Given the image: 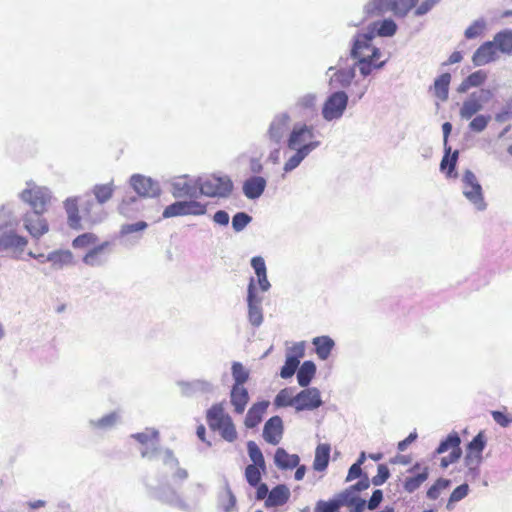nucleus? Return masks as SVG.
<instances>
[{"label":"nucleus","mask_w":512,"mask_h":512,"mask_svg":"<svg viewBox=\"0 0 512 512\" xmlns=\"http://www.w3.org/2000/svg\"><path fill=\"white\" fill-rule=\"evenodd\" d=\"M20 199L28 203L32 211L24 214L22 221L24 228L36 239L49 231V225L42 214L51 200V192L48 188L27 183V188L20 194Z\"/></svg>","instance_id":"obj_1"},{"label":"nucleus","mask_w":512,"mask_h":512,"mask_svg":"<svg viewBox=\"0 0 512 512\" xmlns=\"http://www.w3.org/2000/svg\"><path fill=\"white\" fill-rule=\"evenodd\" d=\"M314 127L304 122L295 123L289 131L286 146L293 154L283 166L285 173L295 170L310 153L316 150L321 142L314 140Z\"/></svg>","instance_id":"obj_2"},{"label":"nucleus","mask_w":512,"mask_h":512,"mask_svg":"<svg viewBox=\"0 0 512 512\" xmlns=\"http://www.w3.org/2000/svg\"><path fill=\"white\" fill-rule=\"evenodd\" d=\"M190 490L192 492L191 503L186 501L175 488L168 484L156 488L153 497L162 503L189 512L193 506L199 503L201 496L205 493V486L201 483H194L190 485Z\"/></svg>","instance_id":"obj_3"},{"label":"nucleus","mask_w":512,"mask_h":512,"mask_svg":"<svg viewBox=\"0 0 512 512\" xmlns=\"http://www.w3.org/2000/svg\"><path fill=\"white\" fill-rule=\"evenodd\" d=\"M200 196L228 198L233 191V182L227 175H207L199 177Z\"/></svg>","instance_id":"obj_4"},{"label":"nucleus","mask_w":512,"mask_h":512,"mask_svg":"<svg viewBox=\"0 0 512 512\" xmlns=\"http://www.w3.org/2000/svg\"><path fill=\"white\" fill-rule=\"evenodd\" d=\"M461 191L468 202L477 211H484L487 203L484 198L483 188L477 176L469 169H466L461 177Z\"/></svg>","instance_id":"obj_5"},{"label":"nucleus","mask_w":512,"mask_h":512,"mask_svg":"<svg viewBox=\"0 0 512 512\" xmlns=\"http://www.w3.org/2000/svg\"><path fill=\"white\" fill-rule=\"evenodd\" d=\"M374 38V29H367L365 32L357 33L352 40L350 57L352 59H379L381 51L378 47L372 44Z\"/></svg>","instance_id":"obj_6"},{"label":"nucleus","mask_w":512,"mask_h":512,"mask_svg":"<svg viewBox=\"0 0 512 512\" xmlns=\"http://www.w3.org/2000/svg\"><path fill=\"white\" fill-rule=\"evenodd\" d=\"M493 97V92L490 89L480 88L471 92L462 102L459 109V116L462 120H470L473 116L478 115L487 103Z\"/></svg>","instance_id":"obj_7"},{"label":"nucleus","mask_w":512,"mask_h":512,"mask_svg":"<svg viewBox=\"0 0 512 512\" xmlns=\"http://www.w3.org/2000/svg\"><path fill=\"white\" fill-rule=\"evenodd\" d=\"M349 96L343 90L331 93L325 100L322 107V117L325 121L339 120L344 115L348 106Z\"/></svg>","instance_id":"obj_8"},{"label":"nucleus","mask_w":512,"mask_h":512,"mask_svg":"<svg viewBox=\"0 0 512 512\" xmlns=\"http://www.w3.org/2000/svg\"><path fill=\"white\" fill-rule=\"evenodd\" d=\"M198 183L199 177L193 178L189 175L177 176L170 181V192L177 199H197L200 196Z\"/></svg>","instance_id":"obj_9"},{"label":"nucleus","mask_w":512,"mask_h":512,"mask_svg":"<svg viewBox=\"0 0 512 512\" xmlns=\"http://www.w3.org/2000/svg\"><path fill=\"white\" fill-rule=\"evenodd\" d=\"M207 205L203 204L196 199L176 201L168 205L163 211V218H172L178 216H201L206 214Z\"/></svg>","instance_id":"obj_10"},{"label":"nucleus","mask_w":512,"mask_h":512,"mask_svg":"<svg viewBox=\"0 0 512 512\" xmlns=\"http://www.w3.org/2000/svg\"><path fill=\"white\" fill-rule=\"evenodd\" d=\"M263 298L257 294L255 279L250 278L247 287L248 321L253 327H259L263 323Z\"/></svg>","instance_id":"obj_11"},{"label":"nucleus","mask_w":512,"mask_h":512,"mask_svg":"<svg viewBox=\"0 0 512 512\" xmlns=\"http://www.w3.org/2000/svg\"><path fill=\"white\" fill-rule=\"evenodd\" d=\"M452 131V124L450 122H445L442 125L443 132V146H444V156L440 163L441 171H446L447 177H456L457 173L455 172V167L458 160L459 151L455 150L451 154V146L448 145V137Z\"/></svg>","instance_id":"obj_12"},{"label":"nucleus","mask_w":512,"mask_h":512,"mask_svg":"<svg viewBox=\"0 0 512 512\" xmlns=\"http://www.w3.org/2000/svg\"><path fill=\"white\" fill-rule=\"evenodd\" d=\"M131 437L137 440L143 446H145L144 449L141 451V456L143 458L152 460L159 453L160 449L158 448V430L154 428H146L145 431L132 434Z\"/></svg>","instance_id":"obj_13"},{"label":"nucleus","mask_w":512,"mask_h":512,"mask_svg":"<svg viewBox=\"0 0 512 512\" xmlns=\"http://www.w3.org/2000/svg\"><path fill=\"white\" fill-rule=\"evenodd\" d=\"M290 122L291 117L287 112L275 115L267 130L268 139L275 144H280L290 129Z\"/></svg>","instance_id":"obj_14"},{"label":"nucleus","mask_w":512,"mask_h":512,"mask_svg":"<svg viewBox=\"0 0 512 512\" xmlns=\"http://www.w3.org/2000/svg\"><path fill=\"white\" fill-rule=\"evenodd\" d=\"M181 394L186 397H192L195 395H210L216 391V385L207 379H194L192 381H180L178 382Z\"/></svg>","instance_id":"obj_15"},{"label":"nucleus","mask_w":512,"mask_h":512,"mask_svg":"<svg viewBox=\"0 0 512 512\" xmlns=\"http://www.w3.org/2000/svg\"><path fill=\"white\" fill-rule=\"evenodd\" d=\"M130 185L134 191L142 197H157L161 192L158 182L140 174H135L130 178Z\"/></svg>","instance_id":"obj_16"},{"label":"nucleus","mask_w":512,"mask_h":512,"mask_svg":"<svg viewBox=\"0 0 512 512\" xmlns=\"http://www.w3.org/2000/svg\"><path fill=\"white\" fill-rule=\"evenodd\" d=\"M296 411L314 410L322 405L320 391L315 388H306L296 394Z\"/></svg>","instance_id":"obj_17"},{"label":"nucleus","mask_w":512,"mask_h":512,"mask_svg":"<svg viewBox=\"0 0 512 512\" xmlns=\"http://www.w3.org/2000/svg\"><path fill=\"white\" fill-rule=\"evenodd\" d=\"M28 240L16 233V227L0 226V250L20 249L23 250Z\"/></svg>","instance_id":"obj_18"},{"label":"nucleus","mask_w":512,"mask_h":512,"mask_svg":"<svg viewBox=\"0 0 512 512\" xmlns=\"http://www.w3.org/2000/svg\"><path fill=\"white\" fill-rule=\"evenodd\" d=\"M111 243L105 241L90 249L83 257V262L90 267H100L106 264L110 254Z\"/></svg>","instance_id":"obj_19"},{"label":"nucleus","mask_w":512,"mask_h":512,"mask_svg":"<svg viewBox=\"0 0 512 512\" xmlns=\"http://www.w3.org/2000/svg\"><path fill=\"white\" fill-rule=\"evenodd\" d=\"M498 58L497 50L493 41H486L481 44L472 56V63L475 67H481Z\"/></svg>","instance_id":"obj_20"},{"label":"nucleus","mask_w":512,"mask_h":512,"mask_svg":"<svg viewBox=\"0 0 512 512\" xmlns=\"http://www.w3.org/2000/svg\"><path fill=\"white\" fill-rule=\"evenodd\" d=\"M86 198L81 204L83 218L92 224L101 222L106 216L102 205L97 200L94 201L89 195Z\"/></svg>","instance_id":"obj_21"},{"label":"nucleus","mask_w":512,"mask_h":512,"mask_svg":"<svg viewBox=\"0 0 512 512\" xmlns=\"http://www.w3.org/2000/svg\"><path fill=\"white\" fill-rule=\"evenodd\" d=\"M283 434V422L281 417L273 416L265 423L263 428V438L272 445H277Z\"/></svg>","instance_id":"obj_22"},{"label":"nucleus","mask_w":512,"mask_h":512,"mask_svg":"<svg viewBox=\"0 0 512 512\" xmlns=\"http://www.w3.org/2000/svg\"><path fill=\"white\" fill-rule=\"evenodd\" d=\"M331 71H334V73L330 78V84H335L337 87L340 88L349 87L356 76L355 66L339 69H336L335 67L331 66L328 68L327 72Z\"/></svg>","instance_id":"obj_23"},{"label":"nucleus","mask_w":512,"mask_h":512,"mask_svg":"<svg viewBox=\"0 0 512 512\" xmlns=\"http://www.w3.org/2000/svg\"><path fill=\"white\" fill-rule=\"evenodd\" d=\"M206 419L209 427L216 431L219 427L225 424L229 419L230 415L224 410L222 403L213 404L206 413Z\"/></svg>","instance_id":"obj_24"},{"label":"nucleus","mask_w":512,"mask_h":512,"mask_svg":"<svg viewBox=\"0 0 512 512\" xmlns=\"http://www.w3.org/2000/svg\"><path fill=\"white\" fill-rule=\"evenodd\" d=\"M121 420V415L117 411L110 412L99 419H89L88 427L92 431H108L114 428Z\"/></svg>","instance_id":"obj_25"},{"label":"nucleus","mask_w":512,"mask_h":512,"mask_svg":"<svg viewBox=\"0 0 512 512\" xmlns=\"http://www.w3.org/2000/svg\"><path fill=\"white\" fill-rule=\"evenodd\" d=\"M249 393L244 386L232 385L230 390V403L236 414H242L249 402Z\"/></svg>","instance_id":"obj_26"},{"label":"nucleus","mask_w":512,"mask_h":512,"mask_svg":"<svg viewBox=\"0 0 512 512\" xmlns=\"http://www.w3.org/2000/svg\"><path fill=\"white\" fill-rule=\"evenodd\" d=\"M266 180L261 176H252L248 178L243 184V193L250 199H258L266 188Z\"/></svg>","instance_id":"obj_27"},{"label":"nucleus","mask_w":512,"mask_h":512,"mask_svg":"<svg viewBox=\"0 0 512 512\" xmlns=\"http://www.w3.org/2000/svg\"><path fill=\"white\" fill-rule=\"evenodd\" d=\"M64 209L67 214L68 225L75 230L83 229L77 197H69L64 201Z\"/></svg>","instance_id":"obj_28"},{"label":"nucleus","mask_w":512,"mask_h":512,"mask_svg":"<svg viewBox=\"0 0 512 512\" xmlns=\"http://www.w3.org/2000/svg\"><path fill=\"white\" fill-rule=\"evenodd\" d=\"M269 406V401L263 400L254 403L248 410L244 424L247 428H255L261 421L263 414Z\"/></svg>","instance_id":"obj_29"},{"label":"nucleus","mask_w":512,"mask_h":512,"mask_svg":"<svg viewBox=\"0 0 512 512\" xmlns=\"http://www.w3.org/2000/svg\"><path fill=\"white\" fill-rule=\"evenodd\" d=\"M290 498V490L284 484L275 486L265 500V507H278L284 505Z\"/></svg>","instance_id":"obj_30"},{"label":"nucleus","mask_w":512,"mask_h":512,"mask_svg":"<svg viewBox=\"0 0 512 512\" xmlns=\"http://www.w3.org/2000/svg\"><path fill=\"white\" fill-rule=\"evenodd\" d=\"M274 463L281 470H288L297 467L300 458L297 454H289L284 448H278L274 455Z\"/></svg>","instance_id":"obj_31"},{"label":"nucleus","mask_w":512,"mask_h":512,"mask_svg":"<svg viewBox=\"0 0 512 512\" xmlns=\"http://www.w3.org/2000/svg\"><path fill=\"white\" fill-rule=\"evenodd\" d=\"M488 75L484 70H477L468 75L457 87L458 93H466L471 88L481 87L487 80Z\"/></svg>","instance_id":"obj_32"},{"label":"nucleus","mask_w":512,"mask_h":512,"mask_svg":"<svg viewBox=\"0 0 512 512\" xmlns=\"http://www.w3.org/2000/svg\"><path fill=\"white\" fill-rule=\"evenodd\" d=\"M394 0H369L364 6L367 16H381L385 13H393Z\"/></svg>","instance_id":"obj_33"},{"label":"nucleus","mask_w":512,"mask_h":512,"mask_svg":"<svg viewBox=\"0 0 512 512\" xmlns=\"http://www.w3.org/2000/svg\"><path fill=\"white\" fill-rule=\"evenodd\" d=\"M450 82L451 75L449 73H443L434 80V84L431 87V90H433L434 96L438 100L442 102L448 100Z\"/></svg>","instance_id":"obj_34"},{"label":"nucleus","mask_w":512,"mask_h":512,"mask_svg":"<svg viewBox=\"0 0 512 512\" xmlns=\"http://www.w3.org/2000/svg\"><path fill=\"white\" fill-rule=\"evenodd\" d=\"M496 50L512 56V30L505 29L495 34L493 38Z\"/></svg>","instance_id":"obj_35"},{"label":"nucleus","mask_w":512,"mask_h":512,"mask_svg":"<svg viewBox=\"0 0 512 512\" xmlns=\"http://www.w3.org/2000/svg\"><path fill=\"white\" fill-rule=\"evenodd\" d=\"M46 261L51 262L55 269H62L73 263V254L69 250H56L46 256Z\"/></svg>","instance_id":"obj_36"},{"label":"nucleus","mask_w":512,"mask_h":512,"mask_svg":"<svg viewBox=\"0 0 512 512\" xmlns=\"http://www.w3.org/2000/svg\"><path fill=\"white\" fill-rule=\"evenodd\" d=\"M316 354L321 360H326L335 346L334 340L329 336H318L313 338Z\"/></svg>","instance_id":"obj_37"},{"label":"nucleus","mask_w":512,"mask_h":512,"mask_svg":"<svg viewBox=\"0 0 512 512\" xmlns=\"http://www.w3.org/2000/svg\"><path fill=\"white\" fill-rule=\"evenodd\" d=\"M236 497L227 479L224 480V490L218 496V504L223 512H232L236 506Z\"/></svg>","instance_id":"obj_38"},{"label":"nucleus","mask_w":512,"mask_h":512,"mask_svg":"<svg viewBox=\"0 0 512 512\" xmlns=\"http://www.w3.org/2000/svg\"><path fill=\"white\" fill-rule=\"evenodd\" d=\"M397 24L392 19H384L382 21L374 22L368 29H374L375 36L392 37L397 32Z\"/></svg>","instance_id":"obj_39"},{"label":"nucleus","mask_w":512,"mask_h":512,"mask_svg":"<svg viewBox=\"0 0 512 512\" xmlns=\"http://www.w3.org/2000/svg\"><path fill=\"white\" fill-rule=\"evenodd\" d=\"M354 60L352 66H355V69L358 68L363 77L369 76L373 70L382 69L386 64V61L377 62L378 59L360 58Z\"/></svg>","instance_id":"obj_40"},{"label":"nucleus","mask_w":512,"mask_h":512,"mask_svg":"<svg viewBox=\"0 0 512 512\" xmlns=\"http://www.w3.org/2000/svg\"><path fill=\"white\" fill-rule=\"evenodd\" d=\"M19 220L15 213V205L13 203H6L0 206V226L2 227H17Z\"/></svg>","instance_id":"obj_41"},{"label":"nucleus","mask_w":512,"mask_h":512,"mask_svg":"<svg viewBox=\"0 0 512 512\" xmlns=\"http://www.w3.org/2000/svg\"><path fill=\"white\" fill-rule=\"evenodd\" d=\"M330 445L329 444H319L315 451V458L313 463V468L316 471H324L329 463L330 458Z\"/></svg>","instance_id":"obj_42"},{"label":"nucleus","mask_w":512,"mask_h":512,"mask_svg":"<svg viewBox=\"0 0 512 512\" xmlns=\"http://www.w3.org/2000/svg\"><path fill=\"white\" fill-rule=\"evenodd\" d=\"M316 373V365L312 361L302 363L297 372V381L301 387H307Z\"/></svg>","instance_id":"obj_43"},{"label":"nucleus","mask_w":512,"mask_h":512,"mask_svg":"<svg viewBox=\"0 0 512 512\" xmlns=\"http://www.w3.org/2000/svg\"><path fill=\"white\" fill-rule=\"evenodd\" d=\"M296 395L294 396V388L287 387L278 392L274 399V405L276 407H287L292 406L296 409Z\"/></svg>","instance_id":"obj_44"},{"label":"nucleus","mask_w":512,"mask_h":512,"mask_svg":"<svg viewBox=\"0 0 512 512\" xmlns=\"http://www.w3.org/2000/svg\"><path fill=\"white\" fill-rule=\"evenodd\" d=\"M114 187L113 183L97 184L93 187V194L95 199L103 205L109 201L113 195Z\"/></svg>","instance_id":"obj_45"},{"label":"nucleus","mask_w":512,"mask_h":512,"mask_svg":"<svg viewBox=\"0 0 512 512\" xmlns=\"http://www.w3.org/2000/svg\"><path fill=\"white\" fill-rule=\"evenodd\" d=\"M429 476L428 467H425L424 470L416 476L407 477L404 481V489L408 493H413L416 491L423 482L427 480Z\"/></svg>","instance_id":"obj_46"},{"label":"nucleus","mask_w":512,"mask_h":512,"mask_svg":"<svg viewBox=\"0 0 512 512\" xmlns=\"http://www.w3.org/2000/svg\"><path fill=\"white\" fill-rule=\"evenodd\" d=\"M231 373L234 380L233 385L244 386L249 379V371L240 362H233Z\"/></svg>","instance_id":"obj_47"},{"label":"nucleus","mask_w":512,"mask_h":512,"mask_svg":"<svg viewBox=\"0 0 512 512\" xmlns=\"http://www.w3.org/2000/svg\"><path fill=\"white\" fill-rule=\"evenodd\" d=\"M247 450L248 455L253 462L252 465H257L261 467L262 471L264 472L266 470V464L265 459L262 454V451L260 450L259 446L254 441H249L247 443Z\"/></svg>","instance_id":"obj_48"},{"label":"nucleus","mask_w":512,"mask_h":512,"mask_svg":"<svg viewBox=\"0 0 512 512\" xmlns=\"http://www.w3.org/2000/svg\"><path fill=\"white\" fill-rule=\"evenodd\" d=\"M461 443V439L457 432L450 433L444 440H442L439 446L436 449L437 454H442L449 449H457L460 448L459 445Z\"/></svg>","instance_id":"obj_49"},{"label":"nucleus","mask_w":512,"mask_h":512,"mask_svg":"<svg viewBox=\"0 0 512 512\" xmlns=\"http://www.w3.org/2000/svg\"><path fill=\"white\" fill-rule=\"evenodd\" d=\"M491 120V116L487 114H478L472 117L470 123L468 124V128L470 131L475 133L483 132L489 122Z\"/></svg>","instance_id":"obj_50"},{"label":"nucleus","mask_w":512,"mask_h":512,"mask_svg":"<svg viewBox=\"0 0 512 512\" xmlns=\"http://www.w3.org/2000/svg\"><path fill=\"white\" fill-rule=\"evenodd\" d=\"M417 2L418 0H394L393 14L397 17H405Z\"/></svg>","instance_id":"obj_51"},{"label":"nucleus","mask_w":512,"mask_h":512,"mask_svg":"<svg viewBox=\"0 0 512 512\" xmlns=\"http://www.w3.org/2000/svg\"><path fill=\"white\" fill-rule=\"evenodd\" d=\"M252 221V217L246 212H237L232 217V228L236 233L243 231Z\"/></svg>","instance_id":"obj_52"},{"label":"nucleus","mask_w":512,"mask_h":512,"mask_svg":"<svg viewBox=\"0 0 512 512\" xmlns=\"http://www.w3.org/2000/svg\"><path fill=\"white\" fill-rule=\"evenodd\" d=\"M300 364V360L297 357H289L286 356L285 364L282 366L280 370V376L283 379H288L294 375L298 366Z\"/></svg>","instance_id":"obj_53"},{"label":"nucleus","mask_w":512,"mask_h":512,"mask_svg":"<svg viewBox=\"0 0 512 512\" xmlns=\"http://www.w3.org/2000/svg\"><path fill=\"white\" fill-rule=\"evenodd\" d=\"M334 498L340 507H348L352 505L360 497L349 487L344 491L340 492L339 494H337Z\"/></svg>","instance_id":"obj_54"},{"label":"nucleus","mask_w":512,"mask_h":512,"mask_svg":"<svg viewBox=\"0 0 512 512\" xmlns=\"http://www.w3.org/2000/svg\"><path fill=\"white\" fill-rule=\"evenodd\" d=\"M451 484L449 479L439 478L427 491V497L431 500H436L441 491L448 488Z\"/></svg>","instance_id":"obj_55"},{"label":"nucleus","mask_w":512,"mask_h":512,"mask_svg":"<svg viewBox=\"0 0 512 512\" xmlns=\"http://www.w3.org/2000/svg\"><path fill=\"white\" fill-rule=\"evenodd\" d=\"M261 467L257 465H248L245 468V478L250 486L256 487L261 481Z\"/></svg>","instance_id":"obj_56"},{"label":"nucleus","mask_w":512,"mask_h":512,"mask_svg":"<svg viewBox=\"0 0 512 512\" xmlns=\"http://www.w3.org/2000/svg\"><path fill=\"white\" fill-rule=\"evenodd\" d=\"M486 446V438L484 433L479 432L467 445V452H474L482 455V452Z\"/></svg>","instance_id":"obj_57"},{"label":"nucleus","mask_w":512,"mask_h":512,"mask_svg":"<svg viewBox=\"0 0 512 512\" xmlns=\"http://www.w3.org/2000/svg\"><path fill=\"white\" fill-rule=\"evenodd\" d=\"M468 492H469V486L466 483H463V484L459 485L458 487H456L449 497V500L447 503V509L451 510L453 508L452 504L464 499L468 495Z\"/></svg>","instance_id":"obj_58"},{"label":"nucleus","mask_w":512,"mask_h":512,"mask_svg":"<svg viewBox=\"0 0 512 512\" xmlns=\"http://www.w3.org/2000/svg\"><path fill=\"white\" fill-rule=\"evenodd\" d=\"M216 431L220 432L222 438L228 442H233L237 438V431L233 424L232 418L219 427Z\"/></svg>","instance_id":"obj_59"},{"label":"nucleus","mask_w":512,"mask_h":512,"mask_svg":"<svg viewBox=\"0 0 512 512\" xmlns=\"http://www.w3.org/2000/svg\"><path fill=\"white\" fill-rule=\"evenodd\" d=\"M485 27H486L485 20L477 19L465 30L464 35L467 39H475L482 34Z\"/></svg>","instance_id":"obj_60"},{"label":"nucleus","mask_w":512,"mask_h":512,"mask_svg":"<svg viewBox=\"0 0 512 512\" xmlns=\"http://www.w3.org/2000/svg\"><path fill=\"white\" fill-rule=\"evenodd\" d=\"M317 102V95L307 93L297 99L296 105L302 109H314Z\"/></svg>","instance_id":"obj_61"},{"label":"nucleus","mask_w":512,"mask_h":512,"mask_svg":"<svg viewBox=\"0 0 512 512\" xmlns=\"http://www.w3.org/2000/svg\"><path fill=\"white\" fill-rule=\"evenodd\" d=\"M97 237L93 233H84L77 236L72 245L74 248H85L93 243H95Z\"/></svg>","instance_id":"obj_62"},{"label":"nucleus","mask_w":512,"mask_h":512,"mask_svg":"<svg viewBox=\"0 0 512 512\" xmlns=\"http://www.w3.org/2000/svg\"><path fill=\"white\" fill-rule=\"evenodd\" d=\"M340 508L335 498L329 501L320 500L316 504L315 512H339Z\"/></svg>","instance_id":"obj_63"},{"label":"nucleus","mask_w":512,"mask_h":512,"mask_svg":"<svg viewBox=\"0 0 512 512\" xmlns=\"http://www.w3.org/2000/svg\"><path fill=\"white\" fill-rule=\"evenodd\" d=\"M512 117V98L508 99L501 110L495 115L498 123H505Z\"/></svg>","instance_id":"obj_64"}]
</instances>
